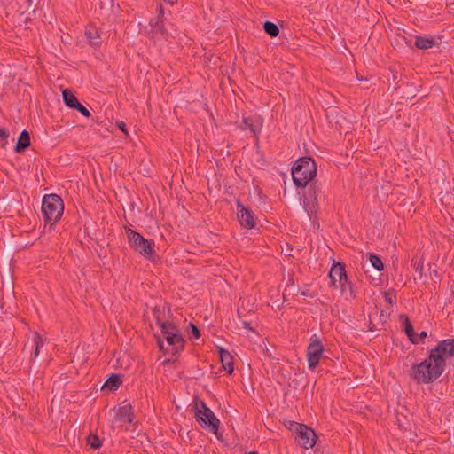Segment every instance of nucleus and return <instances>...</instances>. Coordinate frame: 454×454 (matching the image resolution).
Returning <instances> with one entry per match:
<instances>
[{"label": "nucleus", "mask_w": 454, "mask_h": 454, "mask_svg": "<svg viewBox=\"0 0 454 454\" xmlns=\"http://www.w3.org/2000/svg\"><path fill=\"white\" fill-rule=\"evenodd\" d=\"M445 359L438 358L434 361V356H429L419 364H413L411 370V377L418 384H429L435 381L443 372Z\"/></svg>", "instance_id": "f257e3e1"}, {"label": "nucleus", "mask_w": 454, "mask_h": 454, "mask_svg": "<svg viewBox=\"0 0 454 454\" xmlns=\"http://www.w3.org/2000/svg\"><path fill=\"white\" fill-rule=\"evenodd\" d=\"M317 175V165L310 157L297 160L292 168V176L297 187H305Z\"/></svg>", "instance_id": "f03ea898"}, {"label": "nucleus", "mask_w": 454, "mask_h": 454, "mask_svg": "<svg viewBox=\"0 0 454 454\" xmlns=\"http://www.w3.org/2000/svg\"><path fill=\"white\" fill-rule=\"evenodd\" d=\"M63 211L64 203L59 195L48 194L43 197L42 213L46 223L54 224L61 218Z\"/></svg>", "instance_id": "7ed1b4c3"}, {"label": "nucleus", "mask_w": 454, "mask_h": 454, "mask_svg": "<svg viewBox=\"0 0 454 454\" xmlns=\"http://www.w3.org/2000/svg\"><path fill=\"white\" fill-rule=\"evenodd\" d=\"M126 231L129 244L136 252L146 258H150L154 254L155 244L153 239H147L140 233L129 228H127Z\"/></svg>", "instance_id": "20e7f679"}, {"label": "nucleus", "mask_w": 454, "mask_h": 454, "mask_svg": "<svg viewBox=\"0 0 454 454\" xmlns=\"http://www.w3.org/2000/svg\"><path fill=\"white\" fill-rule=\"evenodd\" d=\"M291 430L295 433V440L303 449L313 448L316 444L317 435L313 429L304 424L294 422Z\"/></svg>", "instance_id": "39448f33"}, {"label": "nucleus", "mask_w": 454, "mask_h": 454, "mask_svg": "<svg viewBox=\"0 0 454 454\" xmlns=\"http://www.w3.org/2000/svg\"><path fill=\"white\" fill-rule=\"evenodd\" d=\"M201 410L197 407L196 411V419L199 424L216 434L218 432L220 421L215 415V413L205 404V403H200Z\"/></svg>", "instance_id": "423d86ee"}, {"label": "nucleus", "mask_w": 454, "mask_h": 454, "mask_svg": "<svg viewBox=\"0 0 454 454\" xmlns=\"http://www.w3.org/2000/svg\"><path fill=\"white\" fill-rule=\"evenodd\" d=\"M324 350L321 341L314 335L307 348V359L309 369L314 370L318 365Z\"/></svg>", "instance_id": "0eeeda50"}, {"label": "nucleus", "mask_w": 454, "mask_h": 454, "mask_svg": "<svg viewBox=\"0 0 454 454\" xmlns=\"http://www.w3.org/2000/svg\"><path fill=\"white\" fill-rule=\"evenodd\" d=\"M319 192L320 188L316 184H312L309 185L307 195L304 197V208L310 218L317 212V197L319 195Z\"/></svg>", "instance_id": "6e6552de"}, {"label": "nucleus", "mask_w": 454, "mask_h": 454, "mask_svg": "<svg viewBox=\"0 0 454 454\" xmlns=\"http://www.w3.org/2000/svg\"><path fill=\"white\" fill-rule=\"evenodd\" d=\"M431 356H434V361L438 362V358L444 359L454 356V339H447L442 340L430 352Z\"/></svg>", "instance_id": "1a4fd4ad"}, {"label": "nucleus", "mask_w": 454, "mask_h": 454, "mask_svg": "<svg viewBox=\"0 0 454 454\" xmlns=\"http://www.w3.org/2000/svg\"><path fill=\"white\" fill-rule=\"evenodd\" d=\"M165 340L169 348H165L163 343L159 340V346L161 350H166L168 352H171L172 354H176L184 349V340L180 333H176V335L173 336H167Z\"/></svg>", "instance_id": "9d476101"}, {"label": "nucleus", "mask_w": 454, "mask_h": 454, "mask_svg": "<svg viewBox=\"0 0 454 454\" xmlns=\"http://www.w3.org/2000/svg\"><path fill=\"white\" fill-rule=\"evenodd\" d=\"M132 407L129 403H123L115 411L114 422H118L121 426L124 424H132L133 422Z\"/></svg>", "instance_id": "9b49d317"}, {"label": "nucleus", "mask_w": 454, "mask_h": 454, "mask_svg": "<svg viewBox=\"0 0 454 454\" xmlns=\"http://www.w3.org/2000/svg\"><path fill=\"white\" fill-rule=\"evenodd\" d=\"M329 278L333 286L338 287V285L346 281L347 273L345 265L342 263H333L329 272Z\"/></svg>", "instance_id": "f8f14e48"}, {"label": "nucleus", "mask_w": 454, "mask_h": 454, "mask_svg": "<svg viewBox=\"0 0 454 454\" xmlns=\"http://www.w3.org/2000/svg\"><path fill=\"white\" fill-rule=\"evenodd\" d=\"M238 217L242 226L252 229L255 226L254 213L241 204H238Z\"/></svg>", "instance_id": "ddd939ff"}, {"label": "nucleus", "mask_w": 454, "mask_h": 454, "mask_svg": "<svg viewBox=\"0 0 454 454\" xmlns=\"http://www.w3.org/2000/svg\"><path fill=\"white\" fill-rule=\"evenodd\" d=\"M262 123L259 118L243 117L241 123L239 128L241 130H250L254 134H257L261 131Z\"/></svg>", "instance_id": "4468645a"}, {"label": "nucleus", "mask_w": 454, "mask_h": 454, "mask_svg": "<svg viewBox=\"0 0 454 454\" xmlns=\"http://www.w3.org/2000/svg\"><path fill=\"white\" fill-rule=\"evenodd\" d=\"M219 356L223 364V369L229 373L231 374L234 371L233 366V357L231 353L223 348H219Z\"/></svg>", "instance_id": "2eb2a0df"}, {"label": "nucleus", "mask_w": 454, "mask_h": 454, "mask_svg": "<svg viewBox=\"0 0 454 454\" xmlns=\"http://www.w3.org/2000/svg\"><path fill=\"white\" fill-rule=\"evenodd\" d=\"M30 144V135L27 130L24 129L18 138L14 150L16 153H20L28 148Z\"/></svg>", "instance_id": "dca6fc26"}, {"label": "nucleus", "mask_w": 454, "mask_h": 454, "mask_svg": "<svg viewBox=\"0 0 454 454\" xmlns=\"http://www.w3.org/2000/svg\"><path fill=\"white\" fill-rule=\"evenodd\" d=\"M85 36L91 45L98 46L101 43L100 34L94 26H88L85 28Z\"/></svg>", "instance_id": "f3484780"}, {"label": "nucleus", "mask_w": 454, "mask_h": 454, "mask_svg": "<svg viewBox=\"0 0 454 454\" xmlns=\"http://www.w3.org/2000/svg\"><path fill=\"white\" fill-rule=\"evenodd\" d=\"M414 43L417 48L427 50L434 45L435 40L432 37L416 36Z\"/></svg>", "instance_id": "a211bd4d"}, {"label": "nucleus", "mask_w": 454, "mask_h": 454, "mask_svg": "<svg viewBox=\"0 0 454 454\" xmlns=\"http://www.w3.org/2000/svg\"><path fill=\"white\" fill-rule=\"evenodd\" d=\"M62 95L65 104L70 108H74L79 102L74 94L67 89L63 90Z\"/></svg>", "instance_id": "6ab92c4d"}, {"label": "nucleus", "mask_w": 454, "mask_h": 454, "mask_svg": "<svg viewBox=\"0 0 454 454\" xmlns=\"http://www.w3.org/2000/svg\"><path fill=\"white\" fill-rule=\"evenodd\" d=\"M159 326L161 329V333L164 336V338H167V336L176 335V333H179V330L176 328V326L171 323L165 322L160 325Z\"/></svg>", "instance_id": "aec40b11"}, {"label": "nucleus", "mask_w": 454, "mask_h": 454, "mask_svg": "<svg viewBox=\"0 0 454 454\" xmlns=\"http://www.w3.org/2000/svg\"><path fill=\"white\" fill-rule=\"evenodd\" d=\"M121 384V380L119 375L113 374L109 377L105 382L104 387L109 388L111 391L116 390L119 386Z\"/></svg>", "instance_id": "412c9836"}, {"label": "nucleus", "mask_w": 454, "mask_h": 454, "mask_svg": "<svg viewBox=\"0 0 454 454\" xmlns=\"http://www.w3.org/2000/svg\"><path fill=\"white\" fill-rule=\"evenodd\" d=\"M404 330L407 336L409 337L412 343H419V340L417 339V336L415 335L413 331V326L407 317H405Z\"/></svg>", "instance_id": "4be33fe9"}, {"label": "nucleus", "mask_w": 454, "mask_h": 454, "mask_svg": "<svg viewBox=\"0 0 454 454\" xmlns=\"http://www.w3.org/2000/svg\"><path fill=\"white\" fill-rule=\"evenodd\" d=\"M32 340H33L34 346H35L34 356H33V358L35 359L39 355L40 349L44 344V340L37 333H35L33 334Z\"/></svg>", "instance_id": "5701e85b"}, {"label": "nucleus", "mask_w": 454, "mask_h": 454, "mask_svg": "<svg viewBox=\"0 0 454 454\" xmlns=\"http://www.w3.org/2000/svg\"><path fill=\"white\" fill-rule=\"evenodd\" d=\"M263 28H264V31L269 35H270L272 37H276L279 33V29H278V26L270 21H266L263 24Z\"/></svg>", "instance_id": "b1692460"}, {"label": "nucleus", "mask_w": 454, "mask_h": 454, "mask_svg": "<svg viewBox=\"0 0 454 454\" xmlns=\"http://www.w3.org/2000/svg\"><path fill=\"white\" fill-rule=\"evenodd\" d=\"M341 288V293L343 295H346L347 298L354 297L353 290L351 283L346 278V281L343 280V283L338 285Z\"/></svg>", "instance_id": "393cba45"}, {"label": "nucleus", "mask_w": 454, "mask_h": 454, "mask_svg": "<svg viewBox=\"0 0 454 454\" xmlns=\"http://www.w3.org/2000/svg\"><path fill=\"white\" fill-rule=\"evenodd\" d=\"M150 26L153 29L155 33H160L163 34L164 28H163V21L161 20V17L158 16L155 19H152L150 21Z\"/></svg>", "instance_id": "a878e982"}, {"label": "nucleus", "mask_w": 454, "mask_h": 454, "mask_svg": "<svg viewBox=\"0 0 454 454\" xmlns=\"http://www.w3.org/2000/svg\"><path fill=\"white\" fill-rule=\"evenodd\" d=\"M369 261L370 262L372 263V265L379 271H381L383 270L384 269V264L381 261V259L377 255V254H369Z\"/></svg>", "instance_id": "bb28decb"}, {"label": "nucleus", "mask_w": 454, "mask_h": 454, "mask_svg": "<svg viewBox=\"0 0 454 454\" xmlns=\"http://www.w3.org/2000/svg\"><path fill=\"white\" fill-rule=\"evenodd\" d=\"M153 315L156 320V323L160 325L163 323H165V321L163 320V316H164V309H161L160 307L159 306H156L153 309Z\"/></svg>", "instance_id": "cd10ccee"}, {"label": "nucleus", "mask_w": 454, "mask_h": 454, "mask_svg": "<svg viewBox=\"0 0 454 454\" xmlns=\"http://www.w3.org/2000/svg\"><path fill=\"white\" fill-rule=\"evenodd\" d=\"M10 137V131L5 128H0V146L5 147L8 144V137Z\"/></svg>", "instance_id": "c85d7f7f"}, {"label": "nucleus", "mask_w": 454, "mask_h": 454, "mask_svg": "<svg viewBox=\"0 0 454 454\" xmlns=\"http://www.w3.org/2000/svg\"><path fill=\"white\" fill-rule=\"evenodd\" d=\"M88 444L94 450L101 446V441L97 435H91L88 438Z\"/></svg>", "instance_id": "c756f323"}, {"label": "nucleus", "mask_w": 454, "mask_h": 454, "mask_svg": "<svg viewBox=\"0 0 454 454\" xmlns=\"http://www.w3.org/2000/svg\"><path fill=\"white\" fill-rule=\"evenodd\" d=\"M73 109H76L85 117L90 116V112L86 107H84L80 102H78Z\"/></svg>", "instance_id": "7c9ffc66"}, {"label": "nucleus", "mask_w": 454, "mask_h": 454, "mask_svg": "<svg viewBox=\"0 0 454 454\" xmlns=\"http://www.w3.org/2000/svg\"><path fill=\"white\" fill-rule=\"evenodd\" d=\"M191 330H192V334L194 338L198 339L200 337V332L195 325L191 324Z\"/></svg>", "instance_id": "2f4dec72"}, {"label": "nucleus", "mask_w": 454, "mask_h": 454, "mask_svg": "<svg viewBox=\"0 0 454 454\" xmlns=\"http://www.w3.org/2000/svg\"><path fill=\"white\" fill-rule=\"evenodd\" d=\"M118 127L121 130H122L125 134H128V131L126 129V124L123 121H121L118 123Z\"/></svg>", "instance_id": "473e14b6"}, {"label": "nucleus", "mask_w": 454, "mask_h": 454, "mask_svg": "<svg viewBox=\"0 0 454 454\" xmlns=\"http://www.w3.org/2000/svg\"><path fill=\"white\" fill-rule=\"evenodd\" d=\"M427 337V332L422 331L419 336H417V339L419 340V342L423 340Z\"/></svg>", "instance_id": "72a5a7b5"}, {"label": "nucleus", "mask_w": 454, "mask_h": 454, "mask_svg": "<svg viewBox=\"0 0 454 454\" xmlns=\"http://www.w3.org/2000/svg\"><path fill=\"white\" fill-rule=\"evenodd\" d=\"M242 324H243V325H244V327H245L246 329H248V330H250V331H252V330H253V328L251 327V325H250V323H249V322H247V321H243V323H242Z\"/></svg>", "instance_id": "f704fd0d"}, {"label": "nucleus", "mask_w": 454, "mask_h": 454, "mask_svg": "<svg viewBox=\"0 0 454 454\" xmlns=\"http://www.w3.org/2000/svg\"><path fill=\"white\" fill-rule=\"evenodd\" d=\"M165 2H168L171 4H174L176 3V0H164Z\"/></svg>", "instance_id": "c9c22d12"}, {"label": "nucleus", "mask_w": 454, "mask_h": 454, "mask_svg": "<svg viewBox=\"0 0 454 454\" xmlns=\"http://www.w3.org/2000/svg\"><path fill=\"white\" fill-rule=\"evenodd\" d=\"M386 301H387L388 302L392 301L388 294L386 295Z\"/></svg>", "instance_id": "e433bc0d"}, {"label": "nucleus", "mask_w": 454, "mask_h": 454, "mask_svg": "<svg viewBox=\"0 0 454 454\" xmlns=\"http://www.w3.org/2000/svg\"><path fill=\"white\" fill-rule=\"evenodd\" d=\"M247 454H258V453L255 451H251V452H248Z\"/></svg>", "instance_id": "4c0bfd02"}]
</instances>
